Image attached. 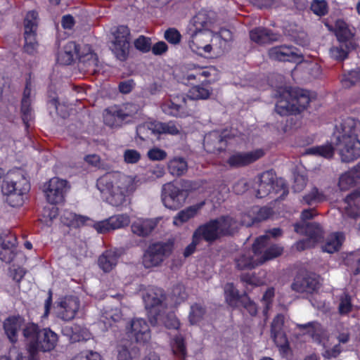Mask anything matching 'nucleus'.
Instances as JSON below:
<instances>
[{"label":"nucleus","instance_id":"47","mask_svg":"<svg viewBox=\"0 0 360 360\" xmlns=\"http://www.w3.org/2000/svg\"><path fill=\"white\" fill-rule=\"evenodd\" d=\"M323 200V193H320L316 188H314L308 194L303 196L302 202L307 205H312L321 202Z\"/></svg>","mask_w":360,"mask_h":360},{"label":"nucleus","instance_id":"45","mask_svg":"<svg viewBox=\"0 0 360 360\" xmlns=\"http://www.w3.org/2000/svg\"><path fill=\"white\" fill-rule=\"evenodd\" d=\"M38 20V13L35 11H29L24 19L25 32H37Z\"/></svg>","mask_w":360,"mask_h":360},{"label":"nucleus","instance_id":"37","mask_svg":"<svg viewBox=\"0 0 360 360\" xmlns=\"http://www.w3.org/2000/svg\"><path fill=\"white\" fill-rule=\"evenodd\" d=\"M173 354L181 359H185L187 356V349L185 338L181 335L174 337L171 343Z\"/></svg>","mask_w":360,"mask_h":360},{"label":"nucleus","instance_id":"6","mask_svg":"<svg viewBox=\"0 0 360 360\" xmlns=\"http://www.w3.org/2000/svg\"><path fill=\"white\" fill-rule=\"evenodd\" d=\"M195 31L191 34L189 41L191 49L200 55L210 53L212 49L210 40L212 37L209 31L211 22L206 20V15L199 13L193 19Z\"/></svg>","mask_w":360,"mask_h":360},{"label":"nucleus","instance_id":"35","mask_svg":"<svg viewBox=\"0 0 360 360\" xmlns=\"http://www.w3.org/2000/svg\"><path fill=\"white\" fill-rule=\"evenodd\" d=\"M360 179V173L355 170V167L340 177L339 187L341 190H347L354 186Z\"/></svg>","mask_w":360,"mask_h":360},{"label":"nucleus","instance_id":"46","mask_svg":"<svg viewBox=\"0 0 360 360\" xmlns=\"http://www.w3.org/2000/svg\"><path fill=\"white\" fill-rule=\"evenodd\" d=\"M23 193L22 188H20L15 191L14 193L5 195V201L11 207H19L23 204Z\"/></svg>","mask_w":360,"mask_h":360},{"label":"nucleus","instance_id":"33","mask_svg":"<svg viewBox=\"0 0 360 360\" xmlns=\"http://www.w3.org/2000/svg\"><path fill=\"white\" fill-rule=\"evenodd\" d=\"M0 244L4 250H5L6 252H8V257L1 258V259L6 261V262H10L13 257L12 250L15 247V236L11 233L4 234V236H1Z\"/></svg>","mask_w":360,"mask_h":360},{"label":"nucleus","instance_id":"13","mask_svg":"<svg viewBox=\"0 0 360 360\" xmlns=\"http://www.w3.org/2000/svg\"><path fill=\"white\" fill-rule=\"evenodd\" d=\"M162 200L166 207L177 210L185 203L186 198L184 193L180 191L178 186L169 182L162 186Z\"/></svg>","mask_w":360,"mask_h":360},{"label":"nucleus","instance_id":"63","mask_svg":"<svg viewBox=\"0 0 360 360\" xmlns=\"http://www.w3.org/2000/svg\"><path fill=\"white\" fill-rule=\"evenodd\" d=\"M307 179L304 176L301 174H295L294 176V184L292 186V190L295 192L302 191L307 185Z\"/></svg>","mask_w":360,"mask_h":360},{"label":"nucleus","instance_id":"7","mask_svg":"<svg viewBox=\"0 0 360 360\" xmlns=\"http://www.w3.org/2000/svg\"><path fill=\"white\" fill-rule=\"evenodd\" d=\"M174 245V241L172 240L150 245L143 256V266L147 269L160 266L166 258L172 255Z\"/></svg>","mask_w":360,"mask_h":360},{"label":"nucleus","instance_id":"31","mask_svg":"<svg viewBox=\"0 0 360 360\" xmlns=\"http://www.w3.org/2000/svg\"><path fill=\"white\" fill-rule=\"evenodd\" d=\"M80 68L89 72H95L98 67V58L96 54L89 50L85 54H81L79 58Z\"/></svg>","mask_w":360,"mask_h":360},{"label":"nucleus","instance_id":"50","mask_svg":"<svg viewBox=\"0 0 360 360\" xmlns=\"http://www.w3.org/2000/svg\"><path fill=\"white\" fill-rule=\"evenodd\" d=\"M19 182L14 179L13 178H11L10 176H7L2 183L1 185V191L3 193V195H7L10 193H14L15 191L20 188L19 186L18 185Z\"/></svg>","mask_w":360,"mask_h":360},{"label":"nucleus","instance_id":"42","mask_svg":"<svg viewBox=\"0 0 360 360\" xmlns=\"http://www.w3.org/2000/svg\"><path fill=\"white\" fill-rule=\"evenodd\" d=\"M204 205L205 202H201L196 205L190 206L180 211L175 219L179 220L181 223L186 222L191 218L195 216L198 212L204 206Z\"/></svg>","mask_w":360,"mask_h":360},{"label":"nucleus","instance_id":"51","mask_svg":"<svg viewBox=\"0 0 360 360\" xmlns=\"http://www.w3.org/2000/svg\"><path fill=\"white\" fill-rule=\"evenodd\" d=\"M172 297L175 303H179L185 300L188 297L185 286L181 284L174 285L172 289Z\"/></svg>","mask_w":360,"mask_h":360},{"label":"nucleus","instance_id":"40","mask_svg":"<svg viewBox=\"0 0 360 360\" xmlns=\"http://www.w3.org/2000/svg\"><path fill=\"white\" fill-rule=\"evenodd\" d=\"M63 320L67 321V324L62 328L64 335L70 336L71 339L75 341H79V333L82 331V328L79 326H72L70 321H72L75 316H60Z\"/></svg>","mask_w":360,"mask_h":360},{"label":"nucleus","instance_id":"26","mask_svg":"<svg viewBox=\"0 0 360 360\" xmlns=\"http://www.w3.org/2000/svg\"><path fill=\"white\" fill-rule=\"evenodd\" d=\"M81 56L79 46L75 41H68L64 46L63 51L59 53L58 60L63 65H68Z\"/></svg>","mask_w":360,"mask_h":360},{"label":"nucleus","instance_id":"61","mask_svg":"<svg viewBox=\"0 0 360 360\" xmlns=\"http://www.w3.org/2000/svg\"><path fill=\"white\" fill-rule=\"evenodd\" d=\"M167 154L165 150L158 148H153L148 152V158L153 161L163 160L167 158Z\"/></svg>","mask_w":360,"mask_h":360},{"label":"nucleus","instance_id":"48","mask_svg":"<svg viewBox=\"0 0 360 360\" xmlns=\"http://www.w3.org/2000/svg\"><path fill=\"white\" fill-rule=\"evenodd\" d=\"M156 124V133L158 134H169L172 135H176L179 133V130L176 127V125L172 122H155Z\"/></svg>","mask_w":360,"mask_h":360},{"label":"nucleus","instance_id":"17","mask_svg":"<svg viewBox=\"0 0 360 360\" xmlns=\"http://www.w3.org/2000/svg\"><path fill=\"white\" fill-rule=\"evenodd\" d=\"M319 286L317 278L307 273L298 274L291 284L292 290L297 292H312Z\"/></svg>","mask_w":360,"mask_h":360},{"label":"nucleus","instance_id":"41","mask_svg":"<svg viewBox=\"0 0 360 360\" xmlns=\"http://www.w3.org/2000/svg\"><path fill=\"white\" fill-rule=\"evenodd\" d=\"M305 153L329 159L334 155V148L331 144L315 146L306 149Z\"/></svg>","mask_w":360,"mask_h":360},{"label":"nucleus","instance_id":"58","mask_svg":"<svg viewBox=\"0 0 360 360\" xmlns=\"http://www.w3.org/2000/svg\"><path fill=\"white\" fill-rule=\"evenodd\" d=\"M68 219H70V224L68 226H72L75 228L80 227L81 226H83L86 224L87 221L89 220V218L82 216V215H77L76 214L70 213Z\"/></svg>","mask_w":360,"mask_h":360},{"label":"nucleus","instance_id":"14","mask_svg":"<svg viewBox=\"0 0 360 360\" xmlns=\"http://www.w3.org/2000/svg\"><path fill=\"white\" fill-rule=\"evenodd\" d=\"M129 333V337L134 338L140 345L148 343L151 338L149 325L146 320L141 317L132 319Z\"/></svg>","mask_w":360,"mask_h":360},{"label":"nucleus","instance_id":"30","mask_svg":"<svg viewBox=\"0 0 360 360\" xmlns=\"http://www.w3.org/2000/svg\"><path fill=\"white\" fill-rule=\"evenodd\" d=\"M118 255L111 250L105 251L98 258V264L105 272H110L117 263Z\"/></svg>","mask_w":360,"mask_h":360},{"label":"nucleus","instance_id":"36","mask_svg":"<svg viewBox=\"0 0 360 360\" xmlns=\"http://www.w3.org/2000/svg\"><path fill=\"white\" fill-rule=\"evenodd\" d=\"M343 241L341 233H335L328 237L324 245H322L323 252L334 253L339 250Z\"/></svg>","mask_w":360,"mask_h":360},{"label":"nucleus","instance_id":"20","mask_svg":"<svg viewBox=\"0 0 360 360\" xmlns=\"http://www.w3.org/2000/svg\"><path fill=\"white\" fill-rule=\"evenodd\" d=\"M272 191L278 192V189L275 187V176L270 171L264 172L259 177L256 196L258 198H262L270 194Z\"/></svg>","mask_w":360,"mask_h":360},{"label":"nucleus","instance_id":"62","mask_svg":"<svg viewBox=\"0 0 360 360\" xmlns=\"http://www.w3.org/2000/svg\"><path fill=\"white\" fill-rule=\"evenodd\" d=\"M274 212L271 207H262L257 212L255 220L257 221H264L273 216Z\"/></svg>","mask_w":360,"mask_h":360},{"label":"nucleus","instance_id":"4","mask_svg":"<svg viewBox=\"0 0 360 360\" xmlns=\"http://www.w3.org/2000/svg\"><path fill=\"white\" fill-rule=\"evenodd\" d=\"M240 224L233 217L226 215L211 219L198 226L194 234L201 241L212 244L223 237L234 236L238 231Z\"/></svg>","mask_w":360,"mask_h":360},{"label":"nucleus","instance_id":"23","mask_svg":"<svg viewBox=\"0 0 360 360\" xmlns=\"http://www.w3.org/2000/svg\"><path fill=\"white\" fill-rule=\"evenodd\" d=\"M203 146L207 152L217 153L225 149L226 141L221 134L217 132H213L205 137Z\"/></svg>","mask_w":360,"mask_h":360},{"label":"nucleus","instance_id":"39","mask_svg":"<svg viewBox=\"0 0 360 360\" xmlns=\"http://www.w3.org/2000/svg\"><path fill=\"white\" fill-rule=\"evenodd\" d=\"M155 129V122L143 123L136 127V136L141 141H148L151 139L153 135H158Z\"/></svg>","mask_w":360,"mask_h":360},{"label":"nucleus","instance_id":"10","mask_svg":"<svg viewBox=\"0 0 360 360\" xmlns=\"http://www.w3.org/2000/svg\"><path fill=\"white\" fill-rule=\"evenodd\" d=\"M136 112V106L131 103H127L122 107L111 106L105 110L103 121L111 128L120 127L127 118L131 117Z\"/></svg>","mask_w":360,"mask_h":360},{"label":"nucleus","instance_id":"21","mask_svg":"<svg viewBox=\"0 0 360 360\" xmlns=\"http://www.w3.org/2000/svg\"><path fill=\"white\" fill-rule=\"evenodd\" d=\"M354 29H350L343 20H337L335 23V35L339 43L348 44L350 48H356L354 37Z\"/></svg>","mask_w":360,"mask_h":360},{"label":"nucleus","instance_id":"27","mask_svg":"<svg viewBox=\"0 0 360 360\" xmlns=\"http://www.w3.org/2000/svg\"><path fill=\"white\" fill-rule=\"evenodd\" d=\"M210 84V81L205 80L201 84L194 85L189 89L187 96L191 100L209 98L212 92V88L209 86Z\"/></svg>","mask_w":360,"mask_h":360},{"label":"nucleus","instance_id":"59","mask_svg":"<svg viewBox=\"0 0 360 360\" xmlns=\"http://www.w3.org/2000/svg\"><path fill=\"white\" fill-rule=\"evenodd\" d=\"M71 360H101V356L96 352L86 351L80 352Z\"/></svg>","mask_w":360,"mask_h":360},{"label":"nucleus","instance_id":"2","mask_svg":"<svg viewBox=\"0 0 360 360\" xmlns=\"http://www.w3.org/2000/svg\"><path fill=\"white\" fill-rule=\"evenodd\" d=\"M269 239L267 235L257 238L252 250L240 252L235 257L236 267L241 271L250 270L281 255L282 248L276 245L268 247Z\"/></svg>","mask_w":360,"mask_h":360},{"label":"nucleus","instance_id":"29","mask_svg":"<svg viewBox=\"0 0 360 360\" xmlns=\"http://www.w3.org/2000/svg\"><path fill=\"white\" fill-rule=\"evenodd\" d=\"M283 317L277 316L274 319L271 325V336L277 346H282L279 343V340H281V342L283 341L285 345L288 347L286 336L282 330L283 320L281 318Z\"/></svg>","mask_w":360,"mask_h":360},{"label":"nucleus","instance_id":"28","mask_svg":"<svg viewBox=\"0 0 360 360\" xmlns=\"http://www.w3.org/2000/svg\"><path fill=\"white\" fill-rule=\"evenodd\" d=\"M22 316H8L4 322V329L10 342L15 343L18 341V330Z\"/></svg>","mask_w":360,"mask_h":360},{"label":"nucleus","instance_id":"25","mask_svg":"<svg viewBox=\"0 0 360 360\" xmlns=\"http://www.w3.org/2000/svg\"><path fill=\"white\" fill-rule=\"evenodd\" d=\"M295 231L304 234L310 238L317 241L323 237V231L320 225L317 223L305 222L297 223L294 225Z\"/></svg>","mask_w":360,"mask_h":360},{"label":"nucleus","instance_id":"56","mask_svg":"<svg viewBox=\"0 0 360 360\" xmlns=\"http://www.w3.org/2000/svg\"><path fill=\"white\" fill-rule=\"evenodd\" d=\"M352 308L351 297L348 294L344 293L340 299L339 312L342 314H348L351 311Z\"/></svg>","mask_w":360,"mask_h":360},{"label":"nucleus","instance_id":"19","mask_svg":"<svg viewBox=\"0 0 360 360\" xmlns=\"http://www.w3.org/2000/svg\"><path fill=\"white\" fill-rule=\"evenodd\" d=\"M264 155L262 149L248 153H237L229 157L227 163L232 167H241L247 166L259 160Z\"/></svg>","mask_w":360,"mask_h":360},{"label":"nucleus","instance_id":"8","mask_svg":"<svg viewBox=\"0 0 360 360\" xmlns=\"http://www.w3.org/2000/svg\"><path fill=\"white\" fill-rule=\"evenodd\" d=\"M96 186L101 192L115 188L127 193L133 190V181L129 176L120 172L106 173L97 180Z\"/></svg>","mask_w":360,"mask_h":360},{"label":"nucleus","instance_id":"24","mask_svg":"<svg viewBox=\"0 0 360 360\" xmlns=\"http://www.w3.org/2000/svg\"><path fill=\"white\" fill-rule=\"evenodd\" d=\"M53 307L58 309V313H70L75 314L79 311L80 302L78 297L75 296H65L59 298L55 303Z\"/></svg>","mask_w":360,"mask_h":360},{"label":"nucleus","instance_id":"49","mask_svg":"<svg viewBox=\"0 0 360 360\" xmlns=\"http://www.w3.org/2000/svg\"><path fill=\"white\" fill-rule=\"evenodd\" d=\"M21 117L23 123L28 127V122L32 118L31 100L22 98L20 108Z\"/></svg>","mask_w":360,"mask_h":360},{"label":"nucleus","instance_id":"43","mask_svg":"<svg viewBox=\"0 0 360 360\" xmlns=\"http://www.w3.org/2000/svg\"><path fill=\"white\" fill-rule=\"evenodd\" d=\"M109 190V191L101 192L104 194H109L107 197L108 202L115 207L121 206L125 202L127 193L117 191L115 188Z\"/></svg>","mask_w":360,"mask_h":360},{"label":"nucleus","instance_id":"11","mask_svg":"<svg viewBox=\"0 0 360 360\" xmlns=\"http://www.w3.org/2000/svg\"><path fill=\"white\" fill-rule=\"evenodd\" d=\"M69 188L68 181L53 177L44 184L43 192L49 203L56 205L64 202Z\"/></svg>","mask_w":360,"mask_h":360},{"label":"nucleus","instance_id":"22","mask_svg":"<svg viewBox=\"0 0 360 360\" xmlns=\"http://www.w3.org/2000/svg\"><path fill=\"white\" fill-rule=\"evenodd\" d=\"M280 35L271 30L259 27L250 32V39L259 44H269L278 40Z\"/></svg>","mask_w":360,"mask_h":360},{"label":"nucleus","instance_id":"55","mask_svg":"<svg viewBox=\"0 0 360 360\" xmlns=\"http://www.w3.org/2000/svg\"><path fill=\"white\" fill-rule=\"evenodd\" d=\"M134 46L137 50L147 53L151 49V40L150 38L141 35L134 41Z\"/></svg>","mask_w":360,"mask_h":360},{"label":"nucleus","instance_id":"44","mask_svg":"<svg viewBox=\"0 0 360 360\" xmlns=\"http://www.w3.org/2000/svg\"><path fill=\"white\" fill-rule=\"evenodd\" d=\"M36 36L37 32H24L25 45L23 49L28 54L33 55L37 51L38 42Z\"/></svg>","mask_w":360,"mask_h":360},{"label":"nucleus","instance_id":"16","mask_svg":"<svg viewBox=\"0 0 360 360\" xmlns=\"http://www.w3.org/2000/svg\"><path fill=\"white\" fill-rule=\"evenodd\" d=\"M165 300L166 295L161 289L151 290L143 297L146 309L155 315H160L165 308Z\"/></svg>","mask_w":360,"mask_h":360},{"label":"nucleus","instance_id":"3","mask_svg":"<svg viewBox=\"0 0 360 360\" xmlns=\"http://www.w3.org/2000/svg\"><path fill=\"white\" fill-rule=\"evenodd\" d=\"M358 124L359 122L354 119L348 117L340 125L335 145L342 162H350L360 157V141L357 139Z\"/></svg>","mask_w":360,"mask_h":360},{"label":"nucleus","instance_id":"38","mask_svg":"<svg viewBox=\"0 0 360 360\" xmlns=\"http://www.w3.org/2000/svg\"><path fill=\"white\" fill-rule=\"evenodd\" d=\"M168 169L173 176H182L188 169L187 162L182 158H175L169 162Z\"/></svg>","mask_w":360,"mask_h":360},{"label":"nucleus","instance_id":"57","mask_svg":"<svg viewBox=\"0 0 360 360\" xmlns=\"http://www.w3.org/2000/svg\"><path fill=\"white\" fill-rule=\"evenodd\" d=\"M181 37L179 32L175 28H169L165 32V39L172 44H179L181 41Z\"/></svg>","mask_w":360,"mask_h":360},{"label":"nucleus","instance_id":"15","mask_svg":"<svg viewBox=\"0 0 360 360\" xmlns=\"http://www.w3.org/2000/svg\"><path fill=\"white\" fill-rule=\"evenodd\" d=\"M268 56L270 59L277 61H294L302 58V56L297 52V49L292 46H276L271 47L268 51Z\"/></svg>","mask_w":360,"mask_h":360},{"label":"nucleus","instance_id":"52","mask_svg":"<svg viewBox=\"0 0 360 360\" xmlns=\"http://www.w3.org/2000/svg\"><path fill=\"white\" fill-rule=\"evenodd\" d=\"M274 297V288H268L264 294L263 295L262 299L261 300V304L262 305V313L264 315H266L271 305L272 300Z\"/></svg>","mask_w":360,"mask_h":360},{"label":"nucleus","instance_id":"9","mask_svg":"<svg viewBox=\"0 0 360 360\" xmlns=\"http://www.w3.org/2000/svg\"><path fill=\"white\" fill-rule=\"evenodd\" d=\"M113 39L110 49L116 58L121 61L127 58L131 40L130 30L127 26L120 25L112 29Z\"/></svg>","mask_w":360,"mask_h":360},{"label":"nucleus","instance_id":"12","mask_svg":"<svg viewBox=\"0 0 360 360\" xmlns=\"http://www.w3.org/2000/svg\"><path fill=\"white\" fill-rule=\"evenodd\" d=\"M224 293L226 300L229 305L236 307L242 305L250 315H256L259 312L255 303L251 301L246 295L240 296L238 290L233 283H226L225 285Z\"/></svg>","mask_w":360,"mask_h":360},{"label":"nucleus","instance_id":"34","mask_svg":"<svg viewBox=\"0 0 360 360\" xmlns=\"http://www.w3.org/2000/svg\"><path fill=\"white\" fill-rule=\"evenodd\" d=\"M356 49V48H350L348 44L345 43H339L336 46H333L330 49V57L338 62H342L347 58L349 53Z\"/></svg>","mask_w":360,"mask_h":360},{"label":"nucleus","instance_id":"64","mask_svg":"<svg viewBox=\"0 0 360 360\" xmlns=\"http://www.w3.org/2000/svg\"><path fill=\"white\" fill-rule=\"evenodd\" d=\"M360 81V71H352L349 76L342 80V84L345 87H350Z\"/></svg>","mask_w":360,"mask_h":360},{"label":"nucleus","instance_id":"53","mask_svg":"<svg viewBox=\"0 0 360 360\" xmlns=\"http://www.w3.org/2000/svg\"><path fill=\"white\" fill-rule=\"evenodd\" d=\"M179 184V189L184 193L186 198H188L191 192L195 191L198 188V184L196 182L186 179H181Z\"/></svg>","mask_w":360,"mask_h":360},{"label":"nucleus","instance_id":"60","mask_svg":"<svg viewBox=\"0 0 360 360\" xmlns=\"http://www.w3.org/2000/svg\"><path fill=\"white\" fill-rule=\"evenodd\" d=\"M141 159V154L136 150L127 149L124 153V160L127 163L135 164Z\"/></svg>","mask_w":360,"mask_h":360},{"label":"nucleus","instance_id":"18","mask_svg":"<svg viewBox=\"0 0 360 360\" xmlns=\"http://www.w3.org/2000/svg\"><path fill=\"white\" fill-rule=\"evenodd\" d=\"M129 218L126 214H118L96 223L94 226L99 233H105L110 231L120 229L129 225Z\"/></svg>","mask_w":360,"mask_h":360},{"label":"nucleus","instance_id":"1","mask_svg":"<svg viewBox=\"0 0 360 360\" xmlns=\"http://www.w3.org/2000/svg\"><path fill=\"white\" fill-rule=\"evenodd\" d=\"M25 338L24 352H20V360H40L39 352L53 350L58 343V335L49 328L40 329L37 324L28 323L22 329Z\"/></svg>","mask_w":360,"mask_h":360},{"label":"nucleus","instance_id":"54","mask_svg":"<svg viewBox=\"0 0 360 360\" xmlns=\"http://www.w3.org/2000/svg\"><path fill=\"white\" fill-rule=\"evenodd\" d=\"M311 10L316 15L323 16L328 13V4L325 0H313Z\"/></svg>","mask_w":360,"mask_h":360},{"label":"nucleus","instance_id":"5","mask_svg":"<svg viewBox=\"0 0 360 360\" xmlns=\"http://www.w3.org/2000/svg\"><path fill=\"white\" fill-rule=\"evenodd\" d=\"M279 98L275 110L281 115L299 113L306 109L310 102L309 92L299 88L288 86L278 90Z\"/></svg>","mask_w":360,"mask_h":360},{"label":"nucleus","instance_id":"32","mask_svg":"<svg viewBox=\"0 0 360 360\" xmlns=\"http://www.w3.org/2000/svg\"><path fill=\"white\" fill-rule=\"evenodd\" d=\"M155 226L156 223L154 221L146 219L134 222L131 225V228L134 234L139 236L145 237L148 236L153 231Z\"/></svg>","mask_w":360,"mask_h":360}]
</instances>
